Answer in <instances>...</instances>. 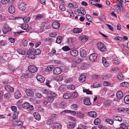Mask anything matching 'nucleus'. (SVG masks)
<instances>
[{"mask_svg": "<svg viewBox=\"0 0 129 129\" xmlns=\"http://www.w3.org/2000/svg\"><path fill=\"white\" fill-rule=\"evenodd\" d=\"M67 88L70 90H73L75 88V86L74 85L71 84L69 85H68L67 86Z\"/></svg>", "mask_w": 129, "mask_h": 129, "instance_id": "nucleus-31", "label": "nucleus"}, {"mask_svg": "<svg viewBox=\"0 0 129 129\" xmlns=\"http://www.w3.org/2000/svg\"><path fill=\"white\" fill-rule=\"evenodd\" d=\"M52 26L54 28L57 29L59 28L60 25L59 23L58 22H54L52 23Z\"/></svg>", "mask_w": 129, "mask_h": 129, "instance_id": "nucleus-13", "label": "nucleus"}, {"mask_svg": "<svg viewBox=\"0 0 129 129\" xmlns=\"http://www.w3.org/2000/svg\"><path fill=\"white\" fill-rule=\"evenodd\" d=\"M2 30L4 34H6L7 32L11 30V28L7 24H4Z\"/></svg>", "mask_w": 129, "mask_h": 129, "instance_id": "nucleus-4", "label": "nucleus"}, {"mask_svg": "<svg viewBox=\"0 0 129 129\" xmlns=\"http://www.w3.org/2000/svg\"><path fill=\"white\" fill-rule=\"evenodd\" d=\"M62 39V37L61 36H59L58 37L56 40V42L59 44L60 43Z\"/></svg>", "mask_w": 129, "mask_h": 129, "instance_id": "nucleus-42", "label": "nucleus"}, {"mask_svg": "<svg viewBox=\"0 0 129 129\" xmlns=\"http://www.w3.org/2000/svg\"><path fill=\"white\" fill-rule=\"evenodd\" d=\"M114 7L115 9L117 10V11H122V9H121V8H120V7H119V6L116 5H114Z\"/></svg>", "mask_w": 129, "mask_h": 129, "instance_id": "nucleus-60", "label": "nucleus"}, {"mask_svg": "<svg viewBox=\"0 0 129 129\" xmlns=\"http://www.w3.org/2000/svg\"><path fill=\"white\" fill-rule=\"evenodd\" d=\"M75 126V123L72 122H68L67 124V127L69 129H72Z\"/></svg>", "mask_w": 129, "mask_h": 129, "instance_id": "nucleus-14", "label": "nucleus"}, {"mask_svg": "<svg viewBox=\"0 0 129 129\" xmlns=\"http://www.w3.org/2000/svg\"><path fill=\"white\" fill-rule=\"evenodd\" d=\"M70 95L69 93H64L63 96V98L65 99H68L70 97Z\"/></svg>", "mask_w": 129, "mask_h": 129, "instance_id": "nucleus-45", "label": "nucleus"}, {"mask_svg": "<svg viewBox=\"0 0 129 129\" xmlns=\"http://www.w3.org/2000/svg\"><path fill=\"white\" fill-rule=\"evenodd\" d=\"M83 102L84 104L86 105H89L91 104L89 99L88 98H86L84 100Z\"/></svg>", "mask_w": 129, "mask_h": 129, "instance_id": "nucleus-29", "label": "nucleus"}, {"mask_svg": "<svg viewBox=\"0 0 129 129\" xmlns=\"http://www.w3.org/2000/svg\"><path fill=\"white\" fill-rule=\"evenodd\" d=\"M36 55L35 54H30L28 56V57L30 59H34Z\"/></svg>", "mask_w": 129, "mask_h": 129, "instance_id": "nucleus-59", "label": "nucleus"}, {"mask_svg": "<svg viewBox=\"0 0 129 129\" xmlns=\"http://www.w3.org/2000/svg\"><path fill=\"white\" fill-rule=\"evenodd\" d=\"M63 77L61 75L57 76L56 78V80L58 81H61L63 80Z\"/></svg>", "mask_w": 129, "mask_h": 129, "instance_id": "nucleus-38", "label": "nucleus"}, {"mask_svg": "<svg viewBox=\"0 0 129 129\" xmlns=\"http://www.w3.org/2000/svg\"><path fill=\"white\" fill-rule=\"evenodd\" d=\"M62 50L64 51H67L71 50V48L68 46H66L63 47L62 48Z\"/></svg>", "mask_w": 129, "mask_h": 129, "instance_id": "nucleus-33", "label": "nucleus"}, {"mask_svg": "<svg viewBox=\"0 0 129 129\" xmlns=\"http://www.w3.org/2000/svg\"><path fill=\"white\" fill-rule=\"evenodd\" d=\"M61 69L58 67L55 68L53 71L54 74L56 75L59 74L61 73L62 70L63 71V69Z\"/></svg>", "mask_w": 129, "mask_h": 129, "instance_id": "nucleus-8", "label": "nucleus"}, {"mask_svg": "<svg viewBox=\"0 0 129 129\" xmlns=\"http://www.w3.org/2000/svg\"><path fill=\"white\" fill-rule=\"evenodd\" d=\"M121 87H128L129 86V84L128 82H124L121 83L120 84Z\"/></svg>", "mask_w": 129, "mask_h": 129, "instance_id": "nucleus-25", "label": "nucleus"}, {"mask_svg": "<svg viewBox=\"0 0 129 129\" xmlns=\"http://www.w3.org/2000/svg\"><path fill=\"white\" fill-rule=\"evenodd\" d=\"M22 45L24 46H26L27 45V40L24 39L22 40Z\"/></svg>", "mask_w": 129, "mask_h": 129, "instance_id": "nucleus-55", "label": "nucleus"}, {"mask_svg": "<svg viewBox=\"0 0 129 129\" xmlns=\"http://www.w3.org/2000/svg\"><path fill=\"white\" fill-rule=\"evenodd\" d=\"M123 94L121 91H118L116 93V96L118 99H121L123 96Z\"/></svg>", "mask_w": 129, "mask_h": 129, "instance_id": "nucleus-19", "label": "nucleus"}, {"mask_svg": "<svg viewBox=\"0 0 129 129\" xmlns=\"http://www.w3.org/2000/svg\"><path fill=\"white\" fill-rule=\"evenodd\" d=\"M77 115L79 117L82 118L84 116V114L81 113L79 112L77 113Z\"/></svg>", "mask_w": 129, "mask_h": 129, "instance_id": "nucleus-63", "label": "nucleus"}, {"mask_svg": "<svg viewBox=\"0 0 129 129\" xmlns=\"http://www.w3.org/2000/svg\"><path fill=\"white\" fill-rule=\"evenodd\" d=\"M113 117L114 119L116 121H119V122H121L122 120V118L119 116H113Z\"/></svg>", "mask_w": 129, "mask_h": 129, "instance_id": "nucleus-27", "label": "nucleus"}, {"mask_svg": "<svg viewBox=\"0 0 129 129\" xmlns=\"http://www.w3.org/2000/svg\"><path fill=\"white\" fill-rule=\"evenodd\" d=\"M23 19L25 23H28L30 21V18L29 16H26L23 18Z\"/></svg>", "mask_w": 129, "mask_h": 129, "instance_id": "nucleus-32", "label": "nucleus"}, {"mask_svg": "<svg viewBox=\"0 0 129 129\" xmlns=\"http://www.w3.org/2000/svg\"><path fill=\"white\" fill-rule=\"evenodd\" d=\"M25 91L26 95L29 96H33L34 95V93L32 90L29 89H26Z\"/></svg>", "mask_w": 129, "mask_h": 129, "instance_id": "nucleus-6", "label": "nucleus"}, {"mask_svg": "<svg viewBox=\"0 0 129 129\" xmlns=\"http://www.w3.org/2000/svg\"><path fill=\"white\" fill-rule=\"evenodd\" d=\"M41 52V51L40 50L38 49H37L35 50L34 53V54L37 55L40 54Z\"/></svg>", "mask_w": 129, "mask_h": 129, "instance_id": "nucleus-54", "label": "nucleus"}, {"mask_svg": "<svg viewBox=\"0 0 129 129\" xmlns=\"http://www.w3.org/2000/svg\"><path fill=\"white\" fill-rule=\"evenodd\" d=\"M36 78L38 81L41 83L43 82L45 80L44 77L40 75H37Z\"/></svg>", "mask_w": 129, "mask_h": 129, "instance_id": "nucleus-10", "label": "nucleus"}, {"mask_svg": "<svg viewBox=\"0 0 129 129\" xmlns=\"http://www.w3.org/2000/svg\"><path fill=\"white\" fill-rule=\"evenodd\" d=\"M22 106L24 109H26L28 111L32 110L33 109V107L32 105L29 106V104L27 103H24Z\"/></svg>", "mask_w": 129, "mask_h": 129, "instance_id": "nucleus-2", "label": "nucleus"}, {"mask_svg": "<svg viewBox=\"0 0 129 129\" xmlns=\"http://www.w3.org/2000/svg\"><path fill=\"white\" fill-rule=\"evenodd\" d=\"M5 89L7 91L12 92L14 91V88L11 86L8 85L5 86Z\"/></svg>", "mask_w": 129, "mask_h": 129, "instance_id": "nucleus-11", "label": "nucleus"}, {"mask_svg": "<svg viewBox=\"0 0 129 129\" xmlns=\"http://www.w3.org/2000/svg\"><path fill=\"white\" fill-rule=\"evenodd\" d=\"M83 61V58H78L76 60L75 62L77 64H79L82 62Z\"/></svg>", "mask_w": 129, "mask_h": 129, "instance_id": "nucleus-44", "label": "nucleus"}, {"mask_svg": "<svg viewBox=\"0 0 129 129\" xmlns=\"http://www.w3.org/2000/svg\"><path fill=\"white\" fill-rule=\"evenodd\" d=\"M53 65L48 66L47 67V70L48 71H50L51 70L53 69Z\"/></svg>", "mask_w": 129, "mask_h": 129, "instance_id": "nucleus-58", "label": "nucleus"}, {"mask_svg": "<svg viewBox=\"0 0 129 129\" xmlns=\"http://www.w3.org/2000/svg\"><path fill=\"white\" fill-rule=\"evenodd\" d=\"M15 124L18 125H23V123L22 122L20 121H15Z\"/></svg>", "mask_w": 129, "mask_h": 129, "instance_id": "nucleus-46", "label": "nucleus"}, {"mask_svg": "<svg viewBox=\"0 0 129 129\" xmlns=\"http://www.w3.org/2000/svg\"><path fill=\"white\" fill-rule=\"evenodd\" d=\"M117 78L119 80H122L124 79V76L121 73H120L117 76Z\"/></svg>", "mask_w": 129, "mask_h": 129, "instance_id": "nucleus-36", "label": "nucleus"}, {"mask_svg": "<svg viewBox=\"0 0 129 129\" xmlns=\"http://www.w3.org/2000/svg\"><path fill=\"white\" fill-rule=\"evenodd\" d=\"M12 110L14 112H16L17 110L16 107L15 106H12L11 107Z\"/></svg>", "mask_w": 129, "mask_h": 129, "instance_id": "nucleus-57", "label": "nucleus"}, {"mask_svg": "<svg viewBox=\"0 0 129 129\" xmlns=\"http://www.w3.org/2000/svg\"><path fill=\"white\" fill-rule=\"evenodd\" d=\"M43 16V14H38L35 16L36 20H40L42 18Z\"/></svg>", "mask_w": 129, "mask_h": 129, "instance_id": "nucleus-28", "label": "nucleus"}, {"mask_svg": "<svg viewBox=\"0 0 129 129\" xmlns=\"http://www.w3.org/2000/svg\"><path fill=\"white\" fill-rule=\"evenodd\" d=\"M78 107V106L76 104H73L71 106V108L73 110H76Z\"/></svg>", "mask_w": 129, "mask_h": 129, "instance_id": "nucleus-62", "label": "nucleus"}, {"mask_svg": "<svg viewBox=\"0 0 129 129\" xmlns=\"http://www.w3.org/2000/svg\"><path fill=\"white\" fill-rule=\"evenodd\" d=\"M79 39L80 40L83 42L86 41L88 40L87 37L85 35L80 36Z\"/></svg>", "mask_w": 129, "mask_h": 129, "instance_id": "nucleus-18", "label": "nucleus"}, {"mask_svg": "<svg viewBox=\"0 0 129 129\" xmlns=\"http://www.w3.org/2000/svg\"><path fill=\"white\" fill-rule=\"evenodd\" d=\"M100 119L97 118L95 119L94 121V124L97 125L100 124Z\"/></svg>", "mask_w": 129, "mask_h": 129, "instance_id": "nucleus-39", "label": "nucleus"}, {"mask_svg": "<svg viewBox=\"0 0 129 129\" xmlns=\"http://www.w3.org/2000/svg\"><path fill=\"white\" fill-rule=\"evenodd\" d=\"M19 7L20 10L24 11L26 8L25 5L23 2H21L19 4Z\"/></svg>", "mask_w": 129, "mask_h": 129, "instance_id": "nucleus-12", "label": "nucleus"}, {"mask_svg": "<svg viewBox=\"0 0 129 129\" xmlns=\"http://www.w3.org/2000/svg\"><path fill=\"white\" fill-rule=\"evenodd\" d=\"M82 31V29L81 28H75L73 29V32L75 33L79 34L81 33Z\"/></svg>", "mask_w": 129, "mask_h": 129, "instance_id": "nucleus-24", "label": "nucleus"}, {"mask_svg": "<svg viewBox=\"0 0 129 129\" xmlns=\"http://www.w3.org/2000/svg\"><path fill=\"white\" fill-rule=\"evenodd\" d=\"M88 114L90 117L93 118L96 117L97 116L96 113L94 111L88 112Z\"/></svg>", "mask_w": 129, "mask_h": 129, "instance_id": "nucleus-17", "label": "nucleus"}, {"mask_svg": "<svg viewBox=\"0 0 129 129\" xmlns=\"http://www.w3.org/2000/svg\"><path fill=\"white\" fill-rule=\"evenodd\" d=\"M83 91L84 92H85L87 94H92L91 91L87 89H83Z\"/></svg>", "mask_w": 129, "mask_h": 129, "instance_id": "nucleus-56", "label": "nucleus"}, {"mask_svg": "<svg viewBox=\"0 0 129 129\" xmlns=\"http://www.w3.org/2000/svg\"><path fill=\"white\" fill-rule=\"evenodd\" d=\"M41 92L43 94H48L49 91L48 89L43 88L41 90Z\"/></svg>", "mask_w": 129, "mask_h": 129, "instance_id": "nucleus-41", "label": "nucleus"}, {"mask_svg": "<svg viewBox=\"0 0 129 129\" xmlns=\"http://www.w3.org/2000/svg\"><path fill=\"white\" fill-rule=\"evenodd\" d=\"M35 95L37 97L39 98H40L42 96V94L39 92L36 93Z\"/></svg>", "mask_w": 129, "mask_h": 129, "instance_id": "nucleus-64", "label": "nucleus"}, {"mask_svg": "<svg viewBox=\"0 0 129 129\" xmlns=\"http://www.w3.org/2000/svg\"><path fill=\"white\" fill-rule=\"evenodd\" d=\"M101 18L100 17H98V18L100 19L101 21H104L105 20V16L103 15H101Z\"/></svg>", "mask_w": 129, "mask_h": 129, "instance_id": "nucleus-61", "label": "nucleus"}, {"mask_svg": "<svg viewBox=\"0 0 129 129\" xmlns=\"http://www.w3.org/2000/svg\"><path fill=\"white\" fill-rule=\"evenodd\" d=\"M21 27L23 29L25 30L28 28V26L27 24L24 23L21 24Z\"/></svg>", "mask_w": 129, "mask_h": 129, "instance_id": "nucleus-26", "label": "nucleus"}, {"mask_svg": "<svg viewBox=\"0 0 129 129\" xmlns=\"http://www.w3.org/2000/svg\"><path fill=\"white\" fill-rule=\"evenodd\" d=\"M28 70L31 73H35L38 70L37 67L34 65H30L28 67Z\"/></svg>", "mask_w": 129, "mask_h": 129, "instance_id": "nucleus-5", "label": "nucleus"}, {"mask_svg": "<svg viewBox=\"0 0 129 129\" xmlns=\"http://www.w3.org/2000/svg\"><path fill=\"white\" fill-rule=\"evenodd\" d=\"M7 44V42L4 40H2L0 41V45L2 46H4Z\"/></svg>", "mask_w": 129, "mask_h": 129, "instance_id": "nucleus-49", "label": "nucleus"}, {"mask_svg": "<svg viewBox=\"0 0 129 129\" xmlns=\"http://www.w3.org/2000/svg\"><path fill=\"white\" fill-rule=\"evenodd\" d=\"M124 101L125 103L129 104V95H126L124 97Z\"/></svg>", "mask_w": 129, "mask_h": 129, "instance_id": "nucleus-30", "label": "nucleus"}, {"mask_svg": "<svg viewBox=\"0 0 129 129\" xmlns=\"http://www.w3.org/2000/svg\"><path fill=\"white\" fill-rule=\"evenodd\" d=\"M34 117L35 119L37 120H39L40 119L41 116L40 115L38 112H36L33 113Z\"/></svg>", "mask_w": 129, "mask_h": 129, "instance_id": "nucleus-20", "label": "nucleus"}, {"mask_svg": "<svg viewBox=\"0 0 129 129\" xmlns=\"http://www.w3.org/2000/svg\"><path fill=\"white\" fill-rule=\"evenodd\" d=\"M98 48L101 51L104 52L106 51V48L105 47L104 44L102 43H98L97 45Z\"/></svg>", "mask_w": 129, "mask_h": 129, "instance_id": "nucleus-3", "label": "nucleus"}, {"mask_svg": "<svg viewBox=\"0 0 129 129\" xmlns=\"http://www.w3.org/2000/svg\"><path fill=\"white\" fill-rule=\"evenodd\" d=\"M97 56L98 55L97 54L95 53H92L89 56V59L90 61H93L96 59Z\"/></svg>", "mask_w": 129, "mask_h": 129, "instance_id": "nucleus-7", "label": "nucleus"}, {"mask_svg": "<svg viewBox=\"0 0 129 129\" xmlns=\"http://www.w3.org/2000/svg\"><path fill=\"white\" fill-rule=\"evenodd\" d=\"M120 125V127L123 129H127L128 128V127L124 123H121Z\"/></svg>", "mask_w": 129, "mask_h": 129, "instance_id": "nucleus-43", "label": "nucleus"}, {"mask_svg": "<svg viewBox=\"0 0 129 129\" xmlns=\"http://www.w3.org/2000/svg\"><path fill=\"white\" fill-rule=\"evenodd\" d=\"M47 95L48 97V99L49 100V99H51L50 101H49V102H52L53 101V98H54L56 96V94L53 91H49Z\"/></svg>", "mask_w": 129, "mask_h": 129, "instance_id": "nucleus-1", "label": "nucleus"}, {"mask_svg": "<svg viewBox=\"0 0 129 129\" xmlns=\"http://www.w3.org/2000/svg\"><path fill=\"white\" fill-rule=\"evenodd\" d=\"M17 51L19 54H21L23 55H24L25 54V53L24 51L22 50H21L20 49H17Z\"/></svg>", "mask_w": 129, "mask_h": 129, "instance_id": "nucleus-47", "label": "nucleus"}, {"mask_svg": "<svg viewBox=\"0 0 129 129\" xmlns=\"http://www.w3.org/2000/svg\"><path fill=\"white\" fill-rule=\"evenodd\" d=\"M8 11L11 14H13L15 12V8L14 6L12 5L10 6L9 8Z\"/></svg>", "mask_w": 129, "mask_h": 129, "instance_id": "nucleus-21", "label": "nucleus"}, {"mask_svg": "<svg viewBox=\"0 0 129 129\" xmlns=\"http://www.w3.org/2000/svg\"><path fill=\"white\" fill-rule=\"evenodd\" d=\"M87 65L85 63H83L81 66V68L82 69H86L87 68Z\"/></svg>", "mask_w": 129, "mask_h": 129, "instance_id": "nucleus-51", "label": "nucleus"}, {"mask_svg": "<svg viewBox=\"0 0 129 129\" xmlns=\"http://www.w3.org/2000/svg\"><path fill=\"white\" fill-rule=\"evenodd\" d=\"M31 74L30 73H27L23 75V76L25 78H30L31 76Z\"/></svg>", "mask_w": 129, "mask_h": 129, "instance_id": "nucleus-34", "label": "nucleus"}, {"mask_svg": "<svg viewBox=\"0 0 129 129\" xmlns=\"http://www.w3.org/2000/svg\"><path fill=\"white\" fill-rule=\"evenodd\" d=\"M100 86V84L99 83L96 82L94 83L92 85V87L93 88L99 87Z\"/></svg>", "mask_w": 129, "mask_h": 129, "instance_id": "nucleus-53", "label": "nucleus"}, {"mask_svg": "<svg viewBox=\"0 0 129 129\" xmlns=\"http://www.w3.org/2000/svg\"><path fill=\"white\" fill-rule=\"evenodd\" d=\"M53 129H61V125L60 123L58 122H55L53 124Z\"/></svg>", "mask_w": 129, "mask_h": 129, "instance_id": "nucleus-9", "label": "nucleus"}, {"mask_svg": "<svg viewBox=\"0 0 129 129\" xmlns=\"http://www.w3.org/2000/svg\"><path fill=\"white\" fill-rule=\"evenodd\" d=\"M86 77L85 75L82 74L80 77V82H84L86 79Z\"/></svg>", "mask_w": 129, "mask_h": 129, "instance_id": "nucleus-23", "label": "nucleus"}, {"mask_svg": "<svg viewBox=\"0 0 129 129\" xmlns=\"http://www.w3.org/2000/svg\"><path fill=\"white\" fill-rule=\"evenodd\" d=\"M53 122V119H50L47 120L46 124L48 125H50Z\"/></svg>", "mask_w": 129, "mask_h": 129, "instance_id": "nucleus-40", "label": "nucleus"}, {"mask_svg": "<svg viewBox=\"0 0 129 129\" xmlns=\"http://www.w3.org/2000/svg\"><path fill=\"white\" fill-rule=\"evenodd\" d=\"M73 80V79L72 78H67L65 79L64 82L66 83H71L72 82Z\"/></svg>", "mask_w": 129, "mask_h": 129, "instance_id": "nucleus-37", "label": "nucleus"}, {"mask_svg": "<svg viewBox=\"0 0 129 129\" xmlns=\"http://www.w3.org/2000/svg\"><path fill=\"white\" fill-rule=\"evenodd\" d=\"M80 11L81 13V14L85 15L86 14V12L85 10L82 7H81L80 9Z\"/></svg>", "mask_w": 129, "mask_h": 129, "instance_id": "nucleus-52", "label": "nucleus"}, {"mask_svg": "<svg viewBox=\"0 0 129 129\" xmlns=\"http://www.w3.org/2000/svg\"><path fill=\"white\" fill-rule=\"evenodd\" d=\"M11 94L10 93L7 92L4 95L5 98L6 99H8L10 97Z\"/></svg>", "mask_w": 129, "mask_h": 129, "instance_id": "nucleus-48", "label": "nucleus"}, {"mask_svg": "<svg viewBox=\"0 0 129 129\" xmlns=\"http://www.w3.org/2000/svg\"><path fill=\"white\" fill-rule=\"evenodd\" d=\"M80 56L82 57H85L86 56L87 53L84 49H82L80 50Z\"/></svg>", "mask_w": 129, "mask_h": 129, "instance_id": "nucleus-15", "label": "nucleus"}, {"mask_svg": "<svg viewBox=\"0 0 129 129\" xmlns=\"http://www.w3.org/2000/svg\"><path fill=\"white\" fill-rule=\"evenodd\" d=\"M14 95L15 98L16 99H19L21 96L20 92L18 91H16L14 93Z\"/></svg>", "mask_w": 129, "mask_h": 129, "instance_id": "nucleus-16", "label": "nucleus"}, {"mask_svg": "<svg viewBox=\"0 0 129 129\" xmlns=\"http://www.w3.org/2000/svg\"><path fill=\"white\" fill-rule=\"evenodd\" d=\"M106 121L107 123L111 125H112L113 124L114 121L113 120L110 119H107L106 120Z\"/></svg>", "mask_w": 129, "mask_h": 129, "instance_id": "nucleus-35", "label": "nucleus"}, {"mask_svg": "<svg viewBox=\"0 0 129 129\" xmlns=\"http://www.w3.org/2000/svg\"><path fill=\"white\" fill-rule=\"evenodd\" d=\"M10 0H1L0 3L2 4H6L8 3Z\"/></svg>", "mask_w": 129, "mask_h": 129, "instance_id": "nucleus-50", "label": "nucleus"}, {"mask_svg": "<svg viewBox=\"0 0 129 129\" xmlns=\"http://www.w3.org/2000/svg\"><path fill=\"white\" fill-rule=\"evenodd\" d=\"M70 53V54L73 56H76L78 54V51L76 50H71Z\"/></svg>", "mask_w": 129, "mask_h": 129, "instance_id": "nucleus-22", "label": "nucleus"}]
</instances>
